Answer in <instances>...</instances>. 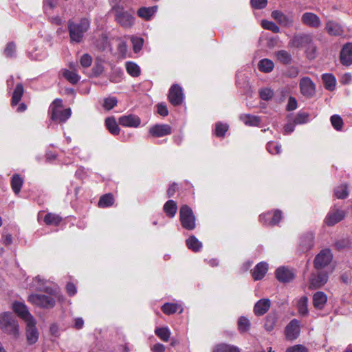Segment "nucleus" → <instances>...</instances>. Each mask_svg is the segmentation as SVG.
<instances>
[{"mask_svg":"<svg viewBox=\"0 0 352 352\" xmlns=\"http://www.w3.org/2000/svg\"><path fill=\"white\" fill-rule=\"evenodd\" d=\"M179 307L177 303L166 302L162 306L161 309L164 314L171 315L176 313Z\"/></svg>","mask_w":352,"mask_h":352,"instance_id":"obj_49","label":"nucleus"},{"mask_svg":"<svg viewBox=\"0 0 352 352\" xmlns=\"http://www.w3.org/2000/svg\"><path fill=\"white\" fill-rule=\"evenodd\" d=\"M266 148L270 153L276 155L280 153L281 146L278 143L271 141L267 144Z\"/></svg>","mask_w":352,"mask_h":352,"instance_id":"obj_53","label":"nucleus"},{"mask_svg":"<svg viewBox=\"0 0 352 352\" xmlns=\"http://www.w3.org/2000/svg\"><path fill=\"white\" fill-rule=\"evenodd\" d=\"M346 215V212L342 210H330L324 219L325 223L328 226H333L338 222L341 221Z\"/></svg>","mask_w":352,"mask_h":352,"instance_id":"obj_17","label":"nucleus"},{"mask_svg":"<svg viewBox=\"0 0 352 352\" xmlns=\"http://www.w3.org/2000/svg\"><path fill=\"white\" fill-rule=\"evenodd\" d=\"M116 21L123 28H131L134 23V17L132 14L123 9H118L116 11Z\"/></svg>","mask_w":352,"mask_h":352,"instance_id":"obj_10","label":"nucleus"},{"mask_svg":"<svg viewBox=\"0 0 352 352\" xmlns=\"http://www.w3.org/2000/svg\"><path fill=\"white\" fill-rule=\"evenodd\" d=\"M62 221V218L54 213H47L44 217V222L48 226H58Z\"/></svg>","mask_w":352,"mask_h":352,"instance_id":"obj_44","label":"nucleus"},{"mask_svg":"<svg viewBox=\"0 0 352 352\" xmlns=\"http://www.w3.org/2000/svg\"><path fill=\"white\" fill-rule=\"evenodd\" d=\"M328 280V275L324 272L312 274L309 278V288L310 289H318L326 284Z\"/></svg>","mask_w":352,"mask_h":352,"instance_id":"obj_14","label":"nucleus"},{"mask_svg":"<svg viewBox=\"0 0 352 352\" xmlns=\"http://www.w3.org/2000/svg\"><path fill=\"white\" fill-rule=\"evenodd\" d=\"M126 70L133 77H138L140 75V67L133 62L126 63Z\"/></svg>","mask_w":352,"mask_h":352,"instance_id":"obj_47","label":"nucleus"},{"mask_svg":"<svg viewBox=\"0 0 352 352\" xmlns=\"http://www.w3.org/2000/svg\"><path fill=\"white\" fill-rule=\"evenodd\" d=\"M288 45L292 47H306L307 56L309 59L316 57V47L313 44L311 35L307 34H294L289 41Z\"/></svg>","mask_w":352,"mask_h":352,"instance_id":"obj_2","label":"nucleus"},{"mask_svg":"<svg viewBox=\"0 0 352 352\" xmlns=\"http://www.w3.org/2000/svg\"><path fill=\"white\" fill-rule=\"evenodd\" d=\"M228 128L227 124L219 122L215 125L214 135L218 138H224Z\"/></svg>","mask_w":352,"mask_h":352,"instance_id":"obj_50","label":"nucleus"},{"mask_svg":"<svg viewBox=\"0 0 352 352\" xmlns=\"http://www.w3.org/2000/svg\"><path fill=\"white\" fill-rule=\"evenodd\" d=\"M179 221L182 227L186 230H193L196 228V217L191 208L186 204L180 207Z\"/></svg>","mask_w":352,"mask_h":352,"instance_id":"obj_4","label":"nucleus"},{"mask_svg":"<svg viewBox=\"0 0 352 352\" xmlns=\"http://www.w3.org/2000/svg\"><path fill=\"white\" fill-rule=\"evenodd\" d=\"M157 10V6L151 7H142L138 10L137 14L140 18L148 21L156 12Z\"/></svg>","mask_w":352,"mask_h":352,"instance_id":"obj_28","label":"nucleus"},{"mask_svg":"<svg viewBox=\"0 0 352 352\" xmlns=\"http://www.w3.org/2000/svg\"><path fill=\"white\" fill-rule=\"evenodd\" d=\"M118 123L125 127H138L141 123V120L136 115L129 114L120 117Z\"/></svg>","mask_w":352,"mask_h":352,"instance_id":"obj_22","label":"nucleus"},{"mask_svg":"<svg viewBox=\"0 0 352 352\" xmlns=\"http://www.w3.org/2000/svg\"><path fill=\"white\" fill-rule=\"evenodd\" d=\"M299 69L296 66H291L286 71V76L289 78H296L299 74Z\"/></svg>","mask_w":352,"mask_h":352,"instance_id":"obj_62","label":"nucleus"},{"mask_svg":"<svg viewBox=\"0 0 352 352\" xmlns=\"http://www.w3.org/2000/svg\"><path fill=\"white\" fill-rule=\"evenodd\" d=\"M12 309L25 322L34 319L28 310L26 305L22 302H14L12 305Z\"/></svg>","mask_w":352,"mask_h":352,"instance_id":"obj_16","label":"nucleus"},{"mask_svg":"<svg viewBox=\"0 0 352 352\" xmlns=\"http://www.w3.org/2000/svg\"><path fill=\"white\" fill-rule=\"evenodd\" d=\"M251 327L250 320L245 316H240L237 321V328L240 333L248 332Z\"/></svg>","mask_w":352,"mask_h":352,"instance_id":"obj_40","label":"nucleus"},{"mask_svg":"<svg viewBox=\"0 0 352 352\" xmlns=\"http://www.w3.org/2000/svg\"><path fill=\"white\" fill-rule=\"evenodd\" d=\"M28 301L33 305L45 309H50L55 306L54 298L45 294H34L28 297Z\"/></svg>","mask_w":352,"mask_h":352,"instance_id":"obj_5","label":"nucleus"},{"mask_svg":"<svg viewBox=\"0 0 352 352\" xmlns=\"http://www.w3.org/2000/svg\"><path fill=\"white\" fill-rule=\"evenodd\" d=\"M36 320L33 319L26 322V338L29 344L36 343L38 339V331L36 327Z\"/></svg>","mask_w":352,"mask_h":352,"instance_id":"obj_15","label":"nucleus"},{"mask_svg":"<svg viewBox=\"0 0 352 352\" xmlns=\"http://www.w3.org/2000/svg\"><path fill=\"white\" fill-rule=\"evenodd\" d=\"M327 302V296L323 292H316L313 295V305L318 310L324 309Z\"/></svg>","mask_w":352,"mask_h":352,"instance_id":"obj_27","label":"nucleus"},{"mask_svg":"<svg viewBox=\"0 0 352 352\" xmlns=\"http://www.w3.org/2000/svg\"><path fill=\"white\" fill-rule=\"evenodd\" d=\"M105 126L108 131L113 135H118L120 128L114 117H108L105 119Z\"/></svg>","mask_w":352,"mask_h":352,"instance_id":"obj_36","label":"nucleus"},{"mask_svg":"<svg viewBox=\"0 0 352 352\" xmlns=\"http://www.w3.org/2000/svg\"><path fill=\"white\" fill-rule=\"evenodd\" d=\"M258 69L265 73L272 72L274 67V64L272 60L268 58H263L258 62Z\"/></svg>","mask_w":352,"mask_h":352,"instance_id":"obj_42","label":"nucleus"},{"mask_svg":"<svg viewBox=\"0 0 352 352\" xmlns=\"http://www.w3.org/2000/svg\"><path fill=\"white\" fill-rule=\"evenodd\" d=\"M259 96L262 100H269L274 96V92L270 89L265 88L260 90Z\"/></svg>","mask_w":352,"mask_h":352,"instance_id":"obj_57","label":"nucleus"},{"mask_svg":"<svg viewBox=\"0 0 352 352\" xmlns=\"http://www.w3.org/2000/svg\"><path fill=\"white\" fill-rule=\"evenodd\" d=\"M251 6L254 9H263L267 4V0H250Z\"/></svg>","mask_w":352,"mask_h":352,"instance_id":"obj_59","label":"nucleus"},{"mask_svg":"<svg viewBox=\"0 0 352 352\" xmlns=\"http://www.w3.org/2000/svg\"><path fill=\"white\" fill-rule=\"evenodd\" d=\"M149 134L155 138H161L172 133V127L167 124H156L148 130Z\"/></svg>","mask_w":352,"mask_h":352,"instance_id":"obj_12","label":"nucleus"},{"mask_svg":"<svg viewBox=\"0 0 352 352\" xmlns=\"http://www.w3.org/2000/svg\"><path fill=\"white\" fill-rule=\"evenodd\" d=\"M0 329L3 333L15 340L20 336L18 321L10 312H5L0 315Z\"/></svg>","mask_w":352,"mask_h":352,"instance_id":"obj_3","label":"nucleus"},{"mask_svg":"<svg viewBox=\"0 0 352 352\" xmlns=\"http://www.w3.org/2000/svg\"><path fill=\"white\" fill-rule=\"evenodd\" d=\"M63 76L72 85L77 84L80 79V76L77 74L76 71L65 69L63 72Z\"/></svg>","mask_w":352,"mask_h":352,"instance_id":"obj_43","label":"nucleus"},{"mask_svg":"<svg viewBox=\"0 0 352 352\" xmlns=\"http://www.w3.org/2000/svg\"><path fill=\"white\" fill-rule=\"evenodd\" d=\"M268 271V265L265 262H260L252 270V276L254 280H260L264 278Z\"/></svg>","mask_w":352,"mask_h":352,"instance_id":"obj_25","label":"nucleus"},{"mask_svg":"<svg viewBox=\"0 0 352 352\" xmlns=\"http://www.w3.org/2000/svg\"><path fill=\"white\" fill-rule=\"evenodd\" d=\"M163 210L169 218H173L177 211V203L172 199L167 201L163 207Z\"/></svg>","mask_w":352,"mask_h":352,"instance_id":"obj_32","label":"nucleus"},{"mask_svg":"<svg viewBox=\"0 0 352 352\" xmlns=\"http://www.w3.org/2000/svg\"><path fill=\"white\" fill-rule=\"evenodd\" d=\"M114 197L111 193H107L102 195L98 201V206L99 208H109L114 204Z\"/></svg>","mask_w":352,"mask_h":352,"instance_id":"obj_33","label":"nucleus"},{"mask_svg":"<svg viewBox=\"0 0 352 352\" xmlns=\"http://www.w3.org/2000/svg\"><path fill=\"white\" fill-rule=\"evenodd\" d=\"M212 352H241L240 349L227 343H219L214 346Z\"/></svg>","mask_w":352,"mask_h":352,"instance_id":"obj_31","label":"nucleus"},{"mask_svg":"<svg viewBox=\"0 0 352 352\" xmlns=\"http://www.w3.org/2000/svg\"><path fill=\"white\" fill-rule=\"evenodd\" d=\"M277 60L283 65H289L292 63V55L286 50H278L275 52Z\"/></svg>","mask_w":352,"mask_h":352,"instance_id":"obj_38","label":"nucleus"},{"mask_svg":"<svg viewBox=\"0 0 352 352\" xmlns=\"http://www.w3.org/2000/svg\"><path fill=\"white\" fill-rule=\"evenodd\" d=\"M275 277L279 282L287 283L294 279L295 274L292 270L286 267L281 266L276 270Z\"/></svg>","mask_w":352,"mask_h":352,"instance_id":"obj_13","label":"nucleus"},{"mask_svg":"<svg viewBox=\"0 0 352 352\" xmlns=\"http://www.w3.org/2000/svg\"><path fill=\"white\" fill-rule=\"evenodd\" d=\"M24 93L23 86L21 83H18L12 93L10 104L12 107L16 106L21 100Z\"/></svg>","mask_w":352,"mask_h":352,"instance_id":"obj_30","label":"nucleus"},{"mask_svg":"<svg viewBox=\"0 0 352 352\" xmlns=\"http://www.w3.org/2000/svg\"><path fill=\"white\" fill-rule=\"evenodd\" d=\"M286 352H308V349L302 344H296L287 348Z\"/></svg>","mask_w":352,"mask_h":352,"instance_id":"obj_63","label":"nucleus"},{"mask_svg":"<svg viewBox=\"0 0 352 352\" xmlns=\"http://www.w3.org/2000/svg\"><path fill=\"white\" fill-rule=\"evenodd\" d=\"M186 245L188 249L195 252L200 251L202 248V243L199 241L194 235L189 236L186 240Z\"/></svg>","mask_w":352,"mask_h":352,"instance_id":"obj_34","label":"nucleus"},{"mask_svg":"<svg viewBox=\"0 0 352 352\" xmlns=\"http://www.w3.org/2000/svg\"><path fill=\"white\" fill-rule=\"evenodd\" d=\"M297 108V100L294 97L290 96L287 105V111H294Z\"/></svg>","mask_w":352,"mask_h":352,"instance_id":"obj_64","label":"nucleus"},{"mask_svg":"<svg viewBox=\"0 0 352 352\" xmlns=\"http://www.w3.org/2000/svg\"><path fill=\"white\" fill-rule=\"evenodd\" d=\"M340 61L345 66L352 65V43H346L341 49L340 53Z\"/></svg>","mask_w":352,"mask_h":352,"instance_id":"obj_20","label":"nucleus"},{"mask_svg":"<svg viewBox=\"0 0 352 352\" xmlns=\"http://www.w3.org/2000/svg\"><path fill=\"white\" fill-rule=\"evenodd\" d=\"M16 45L14 41L8 42L3 50V54L6 58H12L16 56Z\"/></svg>","mask_w":352,"mask_h":352,"instance_id":"obj_46","label":"nucleus"},{"mask_svg":"<svg viewBox=\"0 0 352 352\" xmlns=\"http://www.w3.org/2000/svg\"><path fill=\"white\" fill-rule=\"evenodd\" d=\"M104 71V67L100 62H96L93 68L92 74L94 76H100Z\"/></svg>","mask_w":352,"mask_h":352,"instance_id":"obj_60","label":"nucleus"},{"mask_svg":"<svg viewBox=\"0 0 352 352\" xmlns=\"http://www.w3.org/2000/svg\"><path fill=\"white\" fill-rule=\"evenodd\" d=\"M300 93L306 98H312L316 93V85L309 77H303L299 82Z\"/></svg>","mask_w":352,"mask_h":352,"instance_id":"obj_7","label":"nucleus"},{"mask_svg":"<svg viewBox=\"0 0 352 352\" xmlns=\"http://www.w3.org/2000/svg\"><path fill=\"white\" fill-rule=\"evenodd\" d=\"M331 123L336 131H341L343 127V120L339 115H333L331 118Z\"/></svg>","mask_w":352,"mask_h":352,"instance_id":"obj_51","label":"nucleus"},{"mask_svg":"<svg viewBox=\"0 0 352 352\" xmlns=\"http://www.w3.org/2000/svg\"><path fill=\"white\" fill-rule=\"evenodd\" d=\"M297 309L301 316H305L308 314V298L307 296H302L299 299L297 304Z\"/></svg>","mask_w":352,"mask_h":352,"instance_id":"obj_45","label":"nucleus"},{"mask_svg":"<svg viewBox=\"0 0 352 352\" xmlns=\"http://www.w3.org/2000/svg\"><path fill=\"white\" fill-rule=\"evenodd\" d=\"M50 113L51 119L58 123L65 122L72 114L71 109L69 108L60 110L56 108H52Z\"/></svg>","mask_w":352,"mask_h":352,"instance_id":"obj_18","label":"nucleus"},{"mask_svg":"<svg viewBox=\"0 0 352 352\" xmlns=\"http://www.w3.org/2000/svg\"><path fill=\"white\" fill-rule=\"evenodd\" d=\"M322 80L324 87L327 90L333 91L336 85V79L332 74H323L322 75Z\"/></svg>","mask_w":352,"mask_h":352,"instance_id":"obj_29","label":"nucleus"},{"mask_svg":"<svg viewBox=\"0 0 352 352\" xmlns=\"http://www.w3.org/2000/svg\"><path fill=\"white\" fill-rule=\"evenodd\" d=\"M309 115L306 112H299L294 120V124H302L307 123L309 120Z\"/></svg>","mask_w":352,"mask_h":352,"instance_id":"obj_54","label":"nucleus"},{"mask_svg":"<svg viewBox=\"0 0 352 352\" xmlns=\"http://www.w3.org/2000/svg\"><path fill=\"white\" fill-rule=\"evenodd\" d=\"M314 236L311 232L302 235L300 238L298 251L305 253L310 250L314 246Z\"/></svg>","mask_w":352,"mask_h":352,"instance_id":"obj_19","label":"nucleus"},{"mask_svg":"<svg viewBox=\"0 0 352 352\" xmlns=\"http://www.w3.org/2000/svg\"><path fill=\"white\" fill-rule=\"evenodd\" d=\"M283 218V212L280 210H274L269 211L265 214L260 215V221L265 225L275 226L277 225Z\"/></svg>","mask_w":352,"mask_h":352,"instance_id":"obj_9","label":"nucleus"},{"mask_svg":"<svg viewBox=\"0 0 352 352\" xmlns=\"http://www.w3.org/2000/svg\"><path fill=\"white\" fill-rule=\"evenodd\" d=\"M261 26L263 28L270 30L274 33H278L280 32L279 27L272 21L263 20L261 21Z\"/></svg>","mask_w":352,"mask_h":352,"instance_id":"obj_52","label":"nucleus"},{"mask_svg":"<svg viewBox=\"0 0 352 352\" xmlns=\"http://www.w3.org/2000/svg\"><path fill=\"white\" fill-rule=\"evenodd\" d=\"M278 316L276 313H270L265 318V322L264 324L265 329L267 331H272L277 322Z\"/></svg>","mask_w":352,"mask_h":352,"instance_id":"obj_39","label":"nucleus"},{"mask_svg":"<svg viewBox=\"0 0 352 352\" xmlns=\"http://www.w3.org/2000/svg\"><path fill=\"white\" fill-rule=\"evenodd\" d=\"M90 20L83 17L78 21L69 19L67 21V30L72 43H80L83 41L85 33L90 28Z\"/></svg>","mask_w":352,"mask_h":352,"instance_id":"obj_1","label":"nucleus"},{"mask_svg":"<svg viewBox=\"0 0 352 352\" xmlns=\"http://www.w3.org/2000/svg\"><path fill=\"white\" fill-rule=\"evenodd\" d=\"M300 321L297 319H292L285 328V336L287 340H294L300 335Z\"/></svg>","mask_w":352,"mask_h":352,"instance_id":"obj_11","label":"nucleus"},{"mask_svg":"<svg viewBox=\"0 0 352 352\" xmlns=\"http://www.w3.org/2000/svg\"><path fill=\"white\" fill-rule=\"evenodd\" d=\"M168 100L174 107L180 106L184 100V94L182 87L178 84L173 85L168 91Z\"/></svg>","mask_w":352,"mask_h":352,"instance_id":"obj_6","label":"nucleus"},{"mask_svg":"<svg viewBox=\"0 0 352 352\" xmlns=\"http://www.w3.org/2000/svg\"><path fill=\"white\" fill-rule=\"evenodd\" d=\"M272 18L276 21L280 25L290 27L293 25V19L292 16L285 15L281 11L274 10L272 12Z\"/></svg>","mask_w":352,"mask_h":352,"instance_id":"obj_24","label":"nucleus"},{"mask_svg":"<svg viewBox=\"0 0 352 352\" xmlns=\"http://www.w3.org/2000/svg\"><path fill=\"white\" fill-rule=\"evenodd\" d=\"M92 62V57L89 54H84L80 58V65L84 68L90 67Z\"/></svg>","mask_w":352,"mask_h":352,"instance_id":"obj_56","label":"nucleus"},{"mask_svg":"<svg viewBox=\"0 0 352 352\" xmlns=\"http://www.w3.org/2000/svg\"><path fill=\"white\" fill-rule=\"evenodd\" d=\"M240 120L243 122L245 125L256 126L261 122L259 117L252 116L250 114H242L240 116Z\"/></svg>","mask_w":352,"mask_h":352,"instance_id":"obj_37","label":"nucleus"},{"mask_svg":"<svg viewBox=\"0 0 352 352\" xmlns=\"http://www.w3.org/2000/svg\"><path fill=\"white\" fill-rule=\"evenodd\" d=\"M23 179L19 174H14L11 178L10 186L13 192L17 195L20 192Z\"/></svg>","mask_w":352,"mask_h":352,"instance_id":"obj_35","label":"nucleus"},{"mask_svg":"<svg viewBox=\"0 0 352 352\" xmlns=\"http://www.w3.org/2000/svg\"><path fill=\"white\" fill-rule=\"evenodd\" d=\"M327 32L334 36H341L344 33V29L340 24L333 21H328L325 24Z\"/></svg>","mask_w":352,"mask_h":352,"instance_id":"obj_26","label":"nucleus"},{"mask_svg":"<svg viewBox=\"0 0 352 352\" xmlns=\"http://www.w3.org/2000/svg\"><path fill=\"white\" fill-rule=\"evenodd\" d=\"M332 260V254L330 250L324 249L316 255L314 261V267L320 270L327 266Z\"/></svg>","mask_w":352,"mask_h":352,"instance_id":"obj_8","label":"nucleus"},{"mask_svg":"<svg viewBox=\"0 0 352 352\" xmlns=\"http://www.w3.org/2000/svg\"><path fill=\"white\" fill-rule=\"evenodd\" d=\"M118 104L116 97H109L104 99L103 107L107 111H110L114 108Z\"/></svg>","mask_w":352,"mask_h":352,"instance_id":"obj_55","label":"nucleus"},{"mask_svg":"<svg viewBox=\"0 0 352 352\" xmlns=\"http://www.w3.org/2000/svg\"><path fill=\"white\" fill-rule=\"evenodd\" d=\"M333 195L340 199H344L349 196L348 186L346 184H342L336 187L333 190Z\"/></svg>","mask_w":352,"mask_h":352,"instance_id":"obj_41","label":"nucleus"},{"mask_svg":"<svg viewBox=\"0 0 352 352\" xmlns=\"http://www.w3.org/2000/svg\"><path fill=\"white\" fill-rule=\"evenodd\" d=\"M271 302L268 298H262L258 300L254 307V313L256 316H261L266 314L270 308Z\"/></svg>","mask_w":352,"mask_h":352,"instance_id":"obj_23","label":"nucleus"},{"mask_svg":"<svg viewBox=\"0 0 352 352\" xmlns=\"http://www.w3.org/2000/svg\"><path fill=\"white\" fill-rule=\"evenodd\" d=\"M155 335L164 342H168L170 332L168 327H157L155 330Z\"/></svg>","mask_w":352,"mask_h":352,"instance_id":"obj_48","label":"nucleus"},{"mask_svg":"<svg viewBox=\"0 0 352 352\" xmlns=\"http://www.w3.org/2000/svg\"><path fill=\"white\" fill-rule=\"evenodd\" d=\"M157 109V113L162 117H166L168 115V110L167 106L164 103H158L156 105Z\"/></svg>","mask_w":352,"mask_h":352,"instance_id":"obj_61","label":"nucleus"},{"mask_svg":"<svg viewBox=\"0 0 352 352\" xmlns=\"http://www.w3.org/2000/svg\"><path fill=\"white\" fill-rule=\"evenodd\" d=\"M133 43V49L135 53L139 52L143 46L144 40L142 38H133L131 39Z\"/></svg>","mask_w":352,"mask_h":352,"instance_id":"obj_58","label":"nucleus"},{"mask_svg":"<svg viewBox=\"0 0 352 352\" xmlns=\"http://www.w3.org/2000/svg\"><path fill=\"white\" fill-rule=\"evenodd\" d=\"M302 23L310 28H318L321 25L319 16L313 12H305L301 17Z\"/></svg>","mask_w":352,"mask_h":352,"instance_id":"obj_21","label":"nucleus"}]
</instances>
